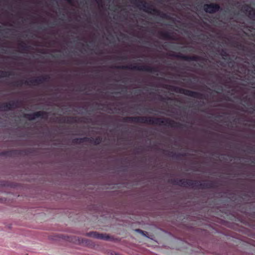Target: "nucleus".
<instances>
[{
    "label": "nucleus",
    "mask_w": 255,
    "mask_h": 255,
    "mask_svg": "<svg viewBox=\"0 0 255 255\" xmlns=\"http://www.w3.org/2000/svg\"><path fill=\"white\" fill-rule=\"evenodd\" d=\"M84 238H80L78 237H75L74 244L78 245H84Z\"/></svg>",
    "instance_id": "9"
},
{
    "label": "nucleus",
    "mask_w": 255,
    "mask_h": 255,
    "mask_svg": "<svg viewBox=\"0 0 255 255\" xmlns=\"http://www.w3.org/2000/svg\"><path fill=\"white\" fill-rule=\"evenodd\" d=\"M75 237L74 236H58L57 237L59 239H63L66 241L72 243L74 244V241L75 240Z\"/></svg>",
    "instance_id": "7"
},
{
    "label": "nucleus",
    "mask_w": 255,
    "mask_h": 255,
    "mask_svg": "<svg viewBox=\"0 0 255 255\" xmlns=\"http://www.w3.org/2000/svg\"><path fill=\"white\" fill-rule=\"evenodd\" d=\"M244 10L246 11V14H248L251 18L255 19V10L249 6H245Z\"/></svg>",
    "instance_id": "3"
},
{
    "label": "nucleus",
    "mask_w": 255,
    "mask_h": 255,
    "mask_svg": "<svg viewBox=\"0 0 255 255\" xmlns=\"http://www.w3.org/2000/svg\"><path fill=\"white\" fill-rule=\"evenodd\" d=\"M143 119L142 118H138L137 119V121H143Z\"/></svg>",
    "instance_id": "13"
},
{
    "label": "nucleus",
    "mask_w": 255,
    "mask_h": 255,
    "mask_svg": "<svg viewBox=\"0 0 255 255\" xmlns=\"http://www.w3.org/2000/svg\"><path fill=\"white\" fill-rule=\"evenodd\" d=\"M4 201H5V200H3V199L0 198V202H2Z\"/></svg>",
    "instance_id": "15"
},
{
    "label": "nucleus",
    "mask_w": 255,
    "mask_h": 255,
    "mask_svg": "<svg viewBox=\"0 0 255 255\" xmlns=\"http://www.w3.org/2000/svg\"><path fill=\"white\" fill-rule=\"evenodd\" d=\"M220 6L216 4H206L204 5V9L207 12L213 13L218 11Z\"/></svg>",
    "instance_id": "2"
},
{
    "label": "nucleus",
    "mask_w": 255,
    "mask_h": 255,
    "mask_svg": "<svg viewBox=\"0 0 255 255\" xmlns=\"http://www.w3.org/2000/svg\"><path fill=\"white\" fill-rule=\"evenodd\" d=\"M83 241L84 244L87 247L92 249H95L96 247V245L91 240L84 239Z\"/></svg>",
    "instance_id": "4"
},
{
    "label": "nucleus",
    "mask_w": 255,
    "mask_h": 255,
    "mask_svg": "<svg viewBox=\"0 0 255 255\" xmlns=\"http://www.w3.org/2000/svg\"><path fill=\"white\" fill-rule=\"evenodd\" d=\"M185 94L189 96H193L194 95V93L190 91H186Z\"/></svg>",
    "instance_id": "11"
},
{
    "label": "nucleus",
    "mask_w": 255,
    "mask_h": 255,
    "mask_svg": "<svg viewBox=\"0 0 255 255\" xmlns=\"http://www.w3.org/2000/svg\"><path fill=\"white\" fill-rule=\"evenodd\" d=\"M141 9H142L144 11L148 12H151L153 10L152 8L149 6L148 3L144 2L142 4Z\"/></svg>",
    "instance_id": "8"
},
{
    "label": "nucleus",
    "mask_w": 255,
    "mask_h": 255,
    "mask_svg": "<svg viewBox=\"0 0 255 255\" xmlns=\"http://www.w3.org/2000/svg\"><path fill=\"white\" fill-rule=\"evenodd\" d=\"M41 116V112H39L36 113L33 116V117L31 118V119H34L35 118V116L36 117H39Z\"/></svg>",
    "instance_id": "12"
},
{
    "label": "nucleus",
    "mask_w": 255,
    "mask_h": 255,
    "mask_svg": "<svg viewBox=\"0 0 255 255\" xmlns=\"http://www.w3.org/2000/svg\"><path fill=\"white\" fill-rule=\"evenodd\" d=\"M3 186V184H1L0 182V191H1V188Z\"/></svg>",
    "instance_id": "14"
},
{
    "label": "nucleus",
    "mask_w": 255,
    "mask_h": 255,
    "mask_svg": "<svg viewBox=\"0 0 255 255\" xmlns=\"http://www.w3.org/2000/svg\"><path fill=\"white\" fill-rule=\"evenodd\" d=\"M83 241L84 244L87 247L92 249H95L96 247V245L91 240L84 239Z\"/></svg>",
    "instance_id": "5"
},
{
    "label": "nucleus",
    "mask_w": 255,
    "mask_h": 255,
    "mask_svg": "<svg viewBox=\"0 0 255 255\" xmlns=\"http://www.w3.org/2000/svg\"><path fill=\"white\" fill-rule=\"evenodd\" d=\"M85 235L87 237L104 241H110L111 239V236L110 234L96 231L86 233Z\"/></svg>",
    "instance_id": "1"
},
{
    "label": "nucleus",
    "mask_w": 255,
    "mask_h": 255,
    "mask_svg": "<svg viewBox=\"0 0 255 255\" xmlns=\"http://www.w3.org/2000/svg\"><path fill=\"white\" fill-rule=\"evenodd\" d=\"M131 69H136L138 70L141 71H151V68L149 67L145 66H133L131 68Z\"/></svg>",
    "instance_id": "6"
},
{
    "label": "nucleus",
    "mask_w": 255,
    "mask_h": 255,
    "mask_svg": "<svg viewBox=\"0 0 255 255\" xmlns=\"http://www.w3.org/2000/svg\"><path fill=\"white\" fill-rule=\"evenodd\" d=\"M115 255H120L118 254H115Z\"/></svg>",
    "instance_id": "16"
},
{
    "label": "nucleus",
    "mask_w": 255,
    "mask_h": 255,
    "mask_svg": "<svg viewBox=\"0 0 255 255\" xmlns=\"http://www.w3.org/2000/svg\"><path fill=\"white\" fill-rule=\"evenodd\" d=\"M135 232L138 233H139L141 235H142L143 236L146 237V238H149L147 235H146V232H144L140 229H135Z\"/></svg>",
    "instance_id": "10"
}]
</instances>
